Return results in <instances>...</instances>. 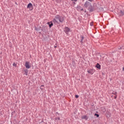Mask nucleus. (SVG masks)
Masks as SVG:
<instances>
[{
  "label": "nucleus",
  "mask_w": 124,
  "mask_h": 124,
  "mask_svg": "<svg viewBox=\"0 0 124 124\" xmlns=\"http://www.w3.org/2000/svg\"><path fill=\"white\" fill-rule=\"evenodd\" d=\"M64 21V17L60 15H57L55 16L52 22L55 24H59L60 23H62Z\"/></svg>",
  "instance_id": "1"
},
{
  "label": "nucleus",
  "mask_w": 124,
  "mask_h": 124,
  "mask_svg": "<svg viewBox=\"0 0 124 124\" xmlns=\"http://www.w3.org/2000/svg\"><path fill=\"white\" fill-rule=\"evenodd\" d=\"M25 66L26 68L30 69L31 67V64L30 63V62L29 61H26L25 62Z\"/></svg>",
  "instance_id": "2"
},
{
  "label": "nucleus",
  "mask_w": 124,
  "mask_h": 124,
  "mask_svg": "<svg viewBox=\"0 0 124 124\" xmlns=\"http://www.w3.org/2000/svg\"><path fill=\"white\" fill-rule=\"evenodd\" d=\"M90 6H91V3L89 1H86L84 5V7L85 8H89L90 7Z\"/></svg>",
  "instance_id": "3"
},
{
  "label": "nucleus",
  "mask_w": 124,
  "mask_h": 124,
  "mask_svg": "<svg viewBox=\"0 0 124 124\" xmlns=\"http://www.w3.org/2000/svg\"><path fill=\"white\" fill-rule=\"evenodd\" d=\"M87 72L91 75H93V73H94V70L93 69H91L87 70Z\"/></svg>",
  "instance_id": "4"
},
{
  "label": "nucleus",
  "mask_w": 124,
  "mask_h": 124,
  "mask_svg": "<svg viewBox=\"0 0 124 124\" xmlns=\"http://www.w3.org/2000/svg\"><path fill=\"white\" fill-rule=\"evenodd\" d=\"M81 119L85 120V121H87L88 119V117L86 115L82 116L81 117Z\"/></svg>",
  "instance_id": "5"
},
{
  "label": "nucleus",
  "mask_w": 124,
  "mask_h": 124,
  "mask_svg": "<svg viewBox=\"0 0 124 124\" xmlns=\"http://www.w3.org/2000/svg\"><path fill=\"white\" fill-rule=\"evenodd\" d=\"M64 30L65 33H68L70 31V29L67 27H65Z\"/></svg>",
  "instance_id": "6"
},
{
  "label": "nucleus",
  "mask_w": 124,
  "mask_h": 124,
  "mask_svg": "<svg viewBox=\"0 0 124 124\" xmlns=\"http://www.w3.org/2000/svg\"><path fill=\"white\" fill-rule=\"evenodd\" d=\"M47 25L49 26V28H51L53 26V24L52 22H47Z\"/></svg>",
  "instance_id": "7"
},
{
  "label": "nucleus",
  "mask_w": 124,
  "mask_h": 124,
  "mask_svg": "<svg viewBox=\"0 0 124 124\" xmlns=\"http://www.w3.org/2000/svg\"><path fill=\"white\" fill-rule=\"evenodd\" d=\"M95 67L97 68L98 69H101V65L98 63H97L96 64Z\"/></svg>",
  "instance_id": "8"
},
{
  "label": "nucleus",
  "mask_w": 124,
  "mask_h": 124,
  "mask_svg": "<svg viewBox=\"0 0 124 124\" xmlns=\"http://www.w3.org/2000/svg\"><path fill=\"white\" fill-rule=\"evenodd\" d=\"M119 14H120V15L121 16H124V11L120 10L119 11Z\"/></svg>",
  "instance_id": "9"
},
{
  "label": "nucleus",
  "mask_w": 124,
  "mask_h": 124,
  "mask_svg": "<svg viewBox=\"0 0 124 124\" xmlns=\"http://www.w3.org/2000/svg\"><path fill=\"white\" fill-rule=\"evenodd\" d=\"M32 7V4L31 3H30L27 6V8L29 9H31Z\"/></svg>",
  "instance_id": "10"
},
{
  "label": "nucleus",
  "mask_w": 124,
  "mask_h": 124,
  "mask_svg": "<svg viewBox=\"0 0 124 124\" xmlns=\"http://www.w3.org/2000/svg\"><path fill=\"white\" fill-rule=\"evenodd\" d=\"M44 88V85H41V87H40V89H41V90H43Z\"/></svg>",
  "instance_id": "11"
},
{
  "label": "nucleus",
  "mask_w": 124,
  "mask_h": 124,
  "mask_svg": "<svg viewBox=\"0 0 124 124\" xmlns=\"http://www.w3.org/2000/svg\"><path fill=\"white\" fill-rule=\"evenodd\" d=\"M54 120H55V121L60 120V118L59 117H56L55 119H54Z\"/></svg>",
  "instance_id": "12"
},
{
  "label": "nucleus",
  "mask_w": 124,
  "mask_h": 124,
  "mask_svg": "<svg viewBox=\"0 0 124 124\" xmlns=\"http://www.w3.org/2000/svg\"><path fill=\"white\" fill-rule=\"evenodd\" d=\"M13 66H15V67H16L17 64H16V63L14 62V63H13Z\"/></svg>",
  "instance_id": "13"
},
{
  "label": "nucleus",
  "mask_w": 124,
  "mask_h": 124,
  "mask_svg": "<svg viewBox=\"0 0 124 124\" xmlns=\"http://www.w3.org/2000/svg\"><path fill=\"white\" fill-rule=\"evenodd\" d=\"M79 97L78 95H75V98H78Z\"/></svg>",
  "instance_id": "14"
},
{
  "label": "nucleus",
  "mask_w": 124,
  "mask_h": 124,
  "mask_svg": "<svg viewBox=\"0 0 124 124\" xmlns=\"http://www.w3.org/2000/svg\"><path fill=\"white\" fill-rule=\"evenodd\" d=\"M95 116H96L97 117H99V115L97 114H94Z\"/></svg>",
  "instance_id": "15"
},
{
  "label": "nucleus",
  "mask_w": 124,
  "mask_h": 124,
  "mask_svg": "<svg viewBox=\"0 0 124 124\" xmlns=\"http://www.w3.org/2000/svg\"><path fill=\"white\" fill-rule=\"evenodd\" d=\"M26 72V75L27 76L28 75V71H25Z\"/></svg>",
  "instance_id": "16"
},
{
  "label": "nucleus",
  "mask_w": 124,
  "mask_h": 124,
  "mask_svg": "<svg viewBox=\"0 0 124 124\" xmlns=\"http://www.w3.org/2000/svg\"><path fill=\"white\" fill-rule=\"evenodd\" d=\"M89 1H90V2H93V0H88Z\"/></svg>",
  "instance_id": "17"
},
{
  "label": "nucleus",
  "mask_w": 124,
  "mask_h": 124,
  "mask_svg": "<svg viewBox=\"0 0 124 124\" xmlns=\"http://www.w3.org/2000/svg\"><path fill=\"white\" fill-rule=\"evenodd\" d=\"M78 0H71V1H77Z\"/></svg>",
  "instance_id": "18"
},
{
  "label": "nucleus",
  "mask_w": 124,
  "mask_h": 124,
  "mask_svg": "<svg viewBox=\"0 0 124 124\" xmlns=\"http://www.w3.org/2000/svg\"><path fill=\"white\" fill-rule=\"evenodd\" d=\"M90 25H91V26H93V23H90Z\"/></svg>",
  "instance_id": "19"
},
{
  "label": "nucleus",
  "mask_w": 124,
  "mask_h": 124,
  "mask_svg": "<svg viewBox=\"0 0 124 124\" xmlns=\"http://www.w3.org/2000/svg\"><path fill=\"white\" fill-rule=\"evenodd\" d=\"M123 71H124V67L123 68Z\"/></svg>",
  "instance_id": "20"
},
{
  "label": "nucleus",
  "mask_w": 124,
  "mask_h": 124,
  "mask_svg": "<svg viewBox=\"0 0 124 124\" xmlns=\"http://www.w3.org/2000/svg\"><path fill=\"white\" fill-rule=\"evenodd\" d=\"M81 38H82V40L84 39L83 37H82Z\"/></svg>",
  "instance_id": "21"
},
{
  "label": "nucleus",
  "mask_w": 124,
  "mask_h": 124,
  "mask_svg": "<svg viewBox=\"0 0 124 124\" xmlns=\"http://www.w3.org/2000/svg\"><path fill=\"white\" fill-rule=\"evenodd\" d=\"M116 98H117V97H114V98H115V99H116Z\"/></svg>",
  "instance_id": "22"
},
{
  "label": "nucleus",
  "mask_w": 124,
  "mask_h": 124,
  "mask_svg": "<svg viewBox=\"0 0 124 124\" xmlns=\"http://www.w3.org/2000/svg\"><path fill=\"white\" fill-rule=\"evenodd\" d=\"M54 47L56 48V47H57V46H55Z\"/></svg>",
  "instance_id": "23"
}]
</instances>
